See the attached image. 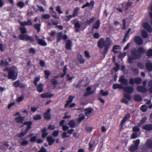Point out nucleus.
Listing matches in <instances>:
<instances>
[{
  "label": "nucleus",
  "instance_id": "obj_52",
  "mask_svg": "<svg viewBox=\"0 0 152 152\" xmlns=\"http://www.w3.org/2000/svg\"><path fill=\"white\" fill-rule=\"evenodd\" d=\"M41 119V117L40 115L37 114L34 117L33 119L34 120L37 121L39 120H40Z\"/></svg>",
  "mask_w": 152,
  "mask_h": 152
},
{
  "label": "nucleus",
  "instance_id": "obj_4",
  "mask_svg": "<svg viewBox=\"0 0 152 152\" xmlns=\"http://www.w3.org/2000/svg\"><path fill=\"white\" fill-rule=\"evenodd\" d=\"M19 29L21 33V34H19L18 36L19 39L20 40H29L31 42H34V39L33 37L30 36L27 34H25L27 32L26 29L25 27L20 28Z\"/></svg>",
  "mask_w": 152,
  "mask_h": 152
},
{
  "label": "nucleus",
  "instance_id": "obj_14",
  "mask_svg": "<svg viewBox=\"0 0 152 152\" xmlns=\"http://www.w3.org/2000/svg\"><path fill=\"white\" fill-rule=\"evenodd\" d=\"M119 82L121 83L124 85H127L128 84V80L124 77V76H121L118 80Z\"/></svg>",
  "mask_w": 152,
  "mask_h": 152
},
{
  "label": "nucleus",
  "instance_id": "obj_21",
  "mask_svg": "<svg viewBox=\"0 0 152 152\" xmlns=\"http://www.w3.org/2000/svg\"><path fill=\"white\" fill-rule=\"evenodd\" d=\"M77 58L80 64H83L84 63L85 60L83 58L81 55L80 54H77Z\"/></svg>",
  "mask_w": 152,
  "mask_h": 152
},
{
  "label": "nucleus",
  "instance_id": "obj_1",
  "mask_svg": "<svg viewBox=\"0 0 152 152\" xmlns=\"http://www.w3.org/2000/svg\"><path fill=\"white\" fill-rule=\"evenodd\" d=\"M111 40L109 37H106L104 40L103 38H101L97 42L98 46L100 48L102 49L104 48L102 54L104 56L107 54L109 49L111 47Z\"/></svg>",
  "mask_w": 152,
  "mask_h": 152
},
{
  "label": "nucleus",
  "instance_id": "obj_64",
  "mask_svg": "<svg viewBox=\"0 0 152 152\" xmlns=\"http://www.w3.org/2000/svg\"><path fill=\"white\" fill-rule=\"evenodd\" d=\"M47 150L45 148L42 146L41 147V149L39 150L38 152H46Z\"/></svg>",
  "mask_w": 152,
  "mask_h": 152
},
{
  "label": "nucleus",
  "instance_id": "obj_23",
  "mask_svg": "<svg viewBox=\"0 0 152 152\" xmlns=\"http://www.w3.org/2000/svg\"><path fill=\"white\" fill-rule=\"evenodd\" d=\"M24 118L25 117H24L19 116L18 117L15 118V120L17 123H22Z\"/></svg>",
  "mask_w": 152,
  "mask_h": 152
},
{
  "label": "nucleus",
  "instance_id": "obj_37",
  "mask_svg": "<svg viewBox=\"0 0 152 152\" xmlns=\"http://www.w3.org/2000/svg\"><path fill=\"white\" fill-rule=\"evenodd\" d=\"M138 146L134 145H132L129 147V150L131 151H134L138 148Z\"/></svg>",
  "mask_w": 152,
  "mask_h": 152
},
{
  "label": "nucleus",
  "instance_id": "obj_31",
  "mask_svg": "<svg viewBox=\"0 0 152 152\" xmlns=\"http://www.w3.org/2000/svg\"><path fill=\"white\" fill-rule=\"evenodd\" d=\"M9 65V62L6 61H4L1 60V61L0 65L1 66H4L5 67H7Z\"/></svg>",
  "mask_w": 152,
  "mask_h": 152
},
{
  "label": "nucleus",
  "instance_id": "obj_32",
  "mask_svg": "<svg viewBox=\"0 0 152 152\" xmlns=\"http://www.w3.org/2000/svg\"><path fill=\"white\" fill-rule=\"evenodd\" d=\"M85 119V116L83 114L81 113L79 115V118H78V121L79 123H80L82 121Z\"/></svg>",
  "mask_w": 152,
  "mask_h": 152
},
{
  "label": "nucleus",
  "instance_id": "obj_8",
  "mask_svg": "<svg viewBox=\"0 0 152 152\" xmlns=\"http://www.w3.org/2000/svg\"><path fill=\"white\" fill-rule=\"evenodd\" d=\"M136 89L137 91L141 93H145L147 91V88L141 86H138L136 88Z\"/></svg>",
  "mask_w": 152,
  "mask_h": 152
},
{
  "label": "nucleus",
  "instance_id": "obj_49",
  "mask_svg": "<svg viewBox=\"0 0 152 152\" xmlns=\"http://www.w3.org/2000/svg\"><path fill=\"white\" fill-rule=\"evenodd\" d=\"M44 74L45 75L47 79H48L49 76L51 74L50 72L48 70H45L44 71Z\"/></svg>",
  "mask_w": 152,
  "mask_h": 152
},
{
  "label": "nucleus",
  "instance_id": "obj_33",
  "mask_svg": "<svg viewBox=\"0 0 152 152\" xmlns=\"http://www.w3.org/2000/svg\"><path fill=\"white\" fill-rule=\"evenodd\" d=\"M43 84L42 83H40L37 87V91L39 92H42L43 90Z\"/></svg>",
  "mask_w": 152,
  "mask_h": 152
},
{
  "label": "nucleus",
  "instance_id": "obj_55",
  "mask_svg": "<svg viewBox=\"0 0 152 152\" xmlns=\"http://www.w3.org/2000/svg\"><path fill=\"white\" fill-rule=\"evenodd\" d=\"M20 81L18 80L16 81L14 83V86L15 88H18L19 86Z\"/></svg>",
  "mask_w": 152,
  "mask_h": 152
},
{
  "label": "nucleus",
  "instance_id": "obj_63",
  "mask_svg": "<svg viewBox=\"0 0 152 152\" xmlns=\"http://www.w3.org/2000/svg\"><path fill=\"white\" fill-rule=\"evenodd\" d=\"M130 116V114L128 113L126 114V115L124 116V117L123 118L125 120L127 121L129 118Z\"/></svg>",
  "mask_w": 152,
  "mask_h": 152
},
{
  "label": "nucleus",
  "instance_id": "obj_47",
  "mask_svg": "<svg viewBox=\"0 0 152 152\" xmlns=\"http://www.w3.org/2000/svg\"><path fill=\"white\" fill-rule=\"evenodd\" d=\"M140 110L142 112H145L147 110V107L145 105H142L140 107Z\"/></svg>",
  "mask_w": 152,
  "mask_h": 152
},
{
  "label": "nucleus",
  "instance_id": "obj_59",
  "mask_svg": "<svg viewBox=\"0 0 152 152\" xmlns=\"http://www.w3.org/2000/svg\"><path fill=\"white\" fill-rule=\"evenodd\" d=\"M133 143L134 144V145L138 147L140 143V140L139 139H137L133 141Z\"/></svg>",
  "mask_w": 152,
  "mask_h": 152
},
{
  "label": "nucleus",
  "instance_id": "obj_19",
  "mask_svg": "<svg viewBox=\"0 0 152 152\" xmlns=\"http://www.w3.org/2000/svg\"><path fill=\"white\" fill-rule=\"evenodd\" d=\"M142 128L145 130L148 131H151L152 130V124H147L143 126Z\"/></svg>",
  "mask_w": 152,
  "mask_h": 152
},
{
  "label": "nucleus",
  "instance_id": "obj_22",
  "mask_svg": "<svg viewBox=\"0 0 152 152\" xmlns=\"http://www.w3.org/2000/svg\"><path fill=\"white\" fill-rule=\"evenodd\" d=\"M100 22L99 20H96L92 26L93 29H98L99 28L100 26Z\"/></svg>",
  "mask_w": 152,
  "mask_h": 152
},
{
  "label": "nucleus",
  "instance_id": "obj_43",
  "mask_svg": "<svg viewBox=\"0 0 152 152\" xmlns=\"http://www.w3.org/2000/svg\"><path fill=\"white\" fill-rule=\"evenodd\" d=\"M146 54L148 57H150L152 56V49H149L146 52Z\"/></svg>",
  "mask_w": 152,
  "mask_h": 152
},
{
  "label": "nucleus",
  "instance_id": "obj_40",
  "mask_svg": "<svg viewBox=\"0 0 152 152\" xmlns=\"http://www.w3.org/2000/svg\"><path fill=\"white\" fill-rule=\"evenodd\" d=\"M148 91L150 93H152V80H150L148 83Z\"/></svg>",
  "mask_w": 152,
  "mask_h": 152
},
{
  "label": "nucleus",
  "instance_id": "obj_58",
  "mask_svg": "<svg viewBox=\"0 0 152 152\" xmlns=\"http://www.w3.org/2000/svg\"><path fill=\"white\" fill-rule=\"evenodd\" d=\"M59 132L58 130H55L53 132L52 135L54 137H57L58 135Z\"/></svg>",
  "mask_w": 152,
  "mask_h": 152
},
{
  "label": "nucleus",
  "instance_id": "obj_30",
  "mask_svg": "<svg viewBox=\"0 0 152 152\" xmlns=\"http://www.w3.org/2000/svg\"><path fill=\"white\" fill-rule=\"evenodd\" d=\"M79 10V8L78 7H75L73 10L72 15L73 17H75L77 16L78 15V11Z\"/></svg>",
  "mask_w": 152,
  "mask_h": 152
},
{
  "label": "nucleus",
  "instance_id": "obj_35",
  "mask_svg": "<svg viewBox=\"0 0 152 152\" xmlns=\"http://www.w3.org/2000/svg\"><path fill=\"white\" fill-rule=\"evenodd\" d=\"M120 48V46L119 45H115L113 46V52L115 54L117 53H118L117 50H115L117 49H119Z\"/></svg>",
  "mask_w": 152,
  "mask_h": 152
},
{
  "label": "nucleus",
  "instance_id": "obj_57",
  "mask_svg": "<svg viewBox=\"0 0 152 152\" xmlns=\"http://www.w3.org/2000/svg\"><path fill=\"white\" fill-rule=\"evenodd\" d=\"M69 137V135H67V133L66 132H64L62 135L61 138L62 139H64L66 137Z\"/></svg>",
  "mask_w": 152,
  "mask_h": 152
},
{
  "label": "nucleus",
  "instance_id": "obj_2",
  "mask_svg": "<svg viewBox=\"0 0 152 152\" xmlns=\"http://www.w3.org/2000/svg\"><path fill=\"white\" fill-rule=\"evenodd\" d=\"M145 52V50L142 47L139 48L137 50L135 48L133 49L131 52L133 56H131L128 59L129 63H132L134 59H139L141 56L142 53Z\"/></svg>",
  "mask_w": 152,
  "mask_h": 152
},
{
  "label": "nucleus",
  "instance_id": "obj_17",
  "mask_svg": "<svg viewBox=\"0 0 152 152\" xmlns=\"http://www.w3.org/2000/svg\"><path fill=\"white\" fill-rule=\"evenodd\" d=\"M74 97L70 95L68 97V99L66 101V103L64 105V108H66L69 105L70 103L72 102Z\"/></svg>",
  "mask_w": 152,
  "mask_h": 152
},
{
  "label": "nucleus",
  "instance_id": "obj_29",
  "mask_svg": "<svg viewBox=\"0 0 152 152\" xmlns=\"http://www.w3.org/2000/svg\"><path fill=\"white\" fill-rule=\"evenodd\" d=\"M96 20V18L94 17H93L90 18L89 20H87L86 23V25H89L91 24L92 23Z\"/></svg>",
  "mask_w": 152,
  "mask_h": 152
},
{
  "label": "nucleus",
  "instance_id": "obj_11",
  "mask_svg": "<svg viewBox=\"0 0 152 152\" xmlns=\"http://www.w3.org/2000/svg\"><path fill=\"white\" fill-rule=\"evenodd\" d=\"M91 87L90 86L88 87L86 89V92L84 93V96H87L89 95L93 94L95 92V91L93 90H91Z\"/></svg>",
  "mask_w": 152,
  "mask_h": 152
},
{
  "label": "nucleus",
  "instance_id": "obj_6",
  "mask_svg": "<svg viewBox=\"0 0 152 152\" xmlns=\"http://www.w3.org/2000/svg\"><path fill=\"white\" fill-rule=\"evenodd\" d=\"M56 37V42L57 43H58L60 42L62 39L65 40L68 38L66 34L63 35L62 33L61 32L57 33Z\"/></svg>",
  "mask_w": 152,
  "mask_h": 152
},
{
  "label": "nucleus",
  "instance_id": "obj_61",
  "mask_svg": "<svg viewBox=\"0 0 152 152\" xmlns=\"http://www.w3.org/2000/svg\"><path fill=\"white\" fill-rule=\"evenodd\" d=\"M37 137L36 136H34L31 138L30 141L31 142H35L37 140Z\"/></svg>",
  "mask_w": 152,
  "mask_h": 152
},
{
  "label": "nucleus",
  "instance_id": "obj_27",
  "mask_svg": "<svg viewBox=\"0 0 152 152\" xmlns=\"http://www.w3.org/2000/svg\"><path fill=\"white\" fill-rule=\"evenodd\" d=\"M94 141H90L88 143L89 147L88 149L90 151H93V149L92 150L93 147H94L95 146L94 145L95 144Z\"/></svg>",
  "mask_w": 152,
  "mask_h": 152
},
{
  "label": "nucleus",
  "instance_id": "obj_62",
  "mask_svg": "<svg viewBox=\"0 0 152 152\" xmlns=\"http://www.w3.org/2000/svg\"><path fill=\"white\" fill-rule=\"evenodd\" d=\"M56 11L59 14H61L63 12L61 10V7L60 6H57L56 7Z\"/></svg>",
  "mask_w": 152,
  "mask_h": 152
},
{
  "label": "nucleus",
  "instance_id": "obj_25",
  "mask_svg": "<svg viewBox=\"0 0 152 152\" xmlns=\"http://www.w3.org/2000/svg\"><path fill=\"white\" fill-rule=\"evenodd\" d=\"M47 130V129L46 127H44L43 129L42 130V138L44 139L48 135V133L46 132Z\"/></svg>",
  "mask_w": 152,
  "mask_h": 152
},
{
  "label": "nucleus",
  "instance_id": "obj_5",
  "mask_svg": "<svg viewBox=\"0 0 152 152\" xmlns=\"http://www.w3.org/2000/svg\"><path fill=\"white\" fill-rule=\"evenodd\" d=\"M142 82V79L139 77H136L134 79L131 78L129 80V83L131 85H133L134 83L137 85L140 84Z\"/></svg>",
  "mask_w": 152,
  "mask_h": 152
},
{
  "label": "nucleus",
  "instance_id": "obj_53",
  "mask_svg": "<svg viewBox=\"0 0 152 152\" xmlns=\"http://www.w3.org/2000/svg\"><path fill=\"white\" fill-rule=\"evenodd\" d=\"M29 53L34 54L36 53V51L34 48H31L29 49Z\"/></svg>",
  "mask_w": 152,
  "mask_h": 152
},
{
  "label": "nucleus",
  "instance_id": "obj_42",
  "mask_svg": "<svg viewBox=\"0 0 152 152\" xmlns=\"http://www.w3.org/2000/svg\"><path fill=\"white\" fill-rule=\"evenodd\" d=\"M17 4V6L20 8H23L25 6L24 3L21 1H19Z\"/></svg>",
  "mask_w": 152,
  "mask_h": 152
},
{
  "label": "nucleus",
  "instance_id": "obj_10",
  "mask_svg": "<svg viewBox=\"0 0 152 152\" xmlns=\"http://www.w3.org/2000/svg\"><path fill=\"white\" fill-rule=\"evenodd\" d=\"M144 28L148 32L152 31V28L150 24L147 22L144 23L143 24Z\"/></svg>",
  "mask_w": 152,
  "mask_h": 152
},
{
  "label": "nucleus",
  "instance_id": "obj_16",
  "mask_svg": "<svg viewBox=\"0 0 152 152\" xmlns=\"http://www.w3.org/2000/svg\"><path fill=\"white\" fill-rule=\"evenodd\" d=\"M54 96V94L47 92L42 94L40 95V97L42 98H51Z\"/></svg>",
  "mask_w": 152,
  "mask_h": 152
},
{
  "label": "nucleus",
  "instance_id": "obj_39",
  "mask_svg": "<svg viewBox=\"0 0 152 152\" xmlns=\"http://www.w3.org/2000/svg\"><path fill=\"white\" fill-rule=\"evenodd\" d=\"M40 24L36 23L34 25L33 27L34 28L37 29V32H39L40 30Z\"/></svg>",
  "mask_w": 152,
  "mask_h": 152
},
{
  "label": "nucleus",
  "instance_id": "obj_60",
  "mask_svg": "<svg viewBox=\"0 0 152 152\" xmlns=\"http://www.w3.org/2000/svg\"><path fill=\"white\" fill-rule=\"evenodd\" d=\"M138 137L137 134L136 133H133L131 136V138L132 139H135Z\"/></svg>",
  "mask_w": 152,
  "mask_h": 152
},
{
  "label": "nucleus",
  "instance_id": "obj_3",
  "mask_svg": "<svg viewBox=\"0 0 152 152\" xmlns=\"http://www.w3.org/2000/svg\"><path fill=\"white\" fill-rule=\"evenodd\" d=\"M7 71V77L9 79L13 80H15L18 76V71L17 68L14 66H12L10 68H6L3 70Z\"/></svg>",
  "mask_w": 152,
  "mask_h": 152
},
{
  "label": "nucleus",
  "instance_id": "obj_44",
  "mask_svg": "<svg viewBox=\"0 0 152 152\" xmlns=\"http://www.w3.org/2000/svg\"><path fill=\"white\" fill-rule=\"evenodd\" d=\"M142 35L143 38H146L148 37V34L146 31L142 30Z\"/></svg>",
  "mask_w": 152,
  "mask_h": 152
},
{
  "label": "nucleus",
  "instance_id": "obj_54",
  "mask_svg": "<svg viewBox=\"0 0 152 152\" xmlns=\"http://www.w3.org/2000/svg\"><path fill=\"white\" fill-rule=\"evenodd\" d=\"M84 111H86V112L88 113L89 114L91 113L92 111V109L91 107L86 108L84 110Z\"/></svg>",
  "mask_w": 152,
  "mask_h": 152
},
{
  "label": "nucleus",
  "instance_id": "obj_41",
  "mask_svg": "<svg viewBox=\"0 0 152 152\" xmlns=\"http://www.w3.org/2000/svg\"><path fill=\"white\" fill-rule=\"evenodd\" d=\"M68 124L71 127L73 128L75 127V124L74 120H72L69 122Z\"/></svg>",
  "mask_w": 152,
  "mask_h": 152
},
{
  "label": "nucleus",
  "instance_id": "obj_15",
  "mask_svg": "<svg viewBox=\"0 0 152 152\" xmlns=\"http://www.w3.org/2000/svg\"><path fill=\"white\" fill-rule=\"evenodd\" d=\"M72 47V41L70 39H67L65 44L66 49L68 50H71Z\"/></svg>",
  "mask_w": 152,
  "mask_h": 152
},
{
  "label": "nucleus",
  "instance_id": "obj_9",
  "mask_svg": "<svg viewBox=\"0 0 152 152\" xmlns=\"http://www.w3.org/2000/svg\"><path fill=\"white\" fill-rule=\"evenodd\" d=\"M135 43L138 45H141L143 43V40L142 38L138 36H136L134 37Z\"/></svg>",
  "mask_w": 152,
  "mask_h": 152
},
{
  "label": "nucleus",
  "instance_id": "obj_13",
  "mask_svg": "<svg viewBox=\"0 0 152 152\" xmlns=\"http://www.w3.org/2000/svg\"><path fill=\"white\" fill-rule=\"evenodd\" d=\"M32 122V121H25L23 123V125H27V127L25 129V130L28 132L29 129L31 128Z\"/></svg>",
  "mask_w": 152,
  "mask_h": 152
},
{
  "label": "nucleus",
  "instance_id": "obj_45",
  "mask_svg": "<svg viewBox=\"0 0 152 152\" xmlns=\"http://www.w3.org/2000/svg\"><path fill=\"white\" fill-rule=\"evenodd\" d=\"M100 94L103 96H107L109 94L108 91L104 92L103 90H101L100 91Z\"/></svg>",
  "mask_w": 152,
  "mask_h": 152
},
{
  "label": "nucleus",
  "instance_id": "obj_7",
  "mask_svg": "<svg viewBox=\"0 0 152 152\" xmlns=\"http://www.w3.org/2000/svg\"><path fill=\"white\" fill-rule=\"evenodd\" d=\"M50 109H48L47 110V111L43 114L44 118L47 121H49L51 119L50 114Z\"/></svg>",
  "mask_w": 152,
  "mask_h": 152
},
{
  "label": "nucleus",
  "instance_id": "obj_36",
  "mask_svg": "<svg viewBox=\"0 0 152 152\" xmlns=\"http://www.w3.org/2000/svg\"><path fill=\"white\" fill-rule=\"evenodd\" d=\"M27 132H28L25 130L24 131L21 132L20 133L18 134L17 135L18 137L20 138L25 136Z\"/></svg>",
  "mask_w": 152,
  "mask_h": 152
},
{
  "label": "nucleus",
  "instance_id": "obj_56",
  "mask_svg": "<svg viewBox=\"0 0 152 152\" xmlns=\"http://www.w3.org/2000/svg\"><path fill=\"white\" fill-rule=\"evenodd\" d=\"M138 66L141 69H143L144 68V65L140 62H138L137 63Z\"/></svg>",
  "mask_w": 152,
  "mask_h": 152
},
{
  "label": "nucleus",
  "instance_id": "obj_20",
  "mask_svg": "<svg viewBox=\"0 0 152 152\" xmlns=\"http://www.w3.org/2000/svg\"><path fill=\"white\" fill-rule=\"evenodd\" d=\"M131 28H129L126 31V33H125L124 36V38L123 40V43H124L128 39V38H129V33L131 31Z\"/></svg>",
  "mask_w": 152,
  "mask_h": 152
},
{
  "label": "nucleus",
  "instance_id": "obj_12",
  "mask_svg": "<svg viewBox=\"0 0 152 152\" xmlns=\"http://www.w3.org/2000/svg\"><path fill=\"white\" fill-rule=\"evenodd\" d=\"M123 88L125 92L129 94L132 93L134 91L133 88L131 86H125Z\"/></svg>",
  "mask_w": 152,
  "mask_h": 152
},
{
  "label": "nucleus",
  "instance_id": "obj_28",
  "mask_svg": "<svg viewBox=\"0 0 152 152\" xmlns=\"http://www.w3.org/2000/svg\"><path fill=\"white\" fill-rule=\"evenodd\" d=\"M134 99L137 102H139L142 101V98L140 95L136 94L134 96Z\"/></svg>",
  "mask_w": 152,
  "mask_h": 152
},
{
  "label": "nucleus",
  "instance_id": "obj_50",
  "mask_svg": "<svg viewBox=\"0 0 152 152\" xmlns=\"http://www.w3.org/2000/svg\"><path fill=\"white\" fill-rule=\"evenodd\" d=\"M50 15L48 14H45L42 15V18L45 20L48 19L50 18Z\"/></svg>",
  "mask_w": 152,
  "mask_h": 152
},
{
  "label": "nucleus",
  "instance_id": "obj_48",
  "mask_svg": "<svg viewBox=\"0 0 152 152\" xmlns=\"http://www.w3.org/2000/svg\"><path fill=\"white\" fill-rule=\"evenodd\" d=\"M115 67H114L113 69L115 72H117L120 68L119 65L117 63H115Z\"/></svg>",
  "mask_w": 152,
  "mask_h": 152
},
{
  "label": "nucleus",
  "instance_id": "obj_51",
  "mask_svg": "<svg viewBox=\"0 0 152 152\" xmlns=\"http://www.w3.org/2000/svg\"><path fill=\"white\" fill-rule=\"evenodd\" d=\"M122 28L123 30H125L126 29V20L124 19H123L122 20Z\"/></svg>",
  "mask_w": 152,
  "mask_h": 152
},
{
  "label": "nucleus",
  "instance_id": "obj_24",
  "mask_svg": "<svg viewBox=\"0 0 152 152\" xmlns=\"http://www.w3.org/2000/svg\"><path fill=\"white\" fill-rule=\"evenodd\" d=\"M59 76V75L55 76L53 78L50 80V82L54 85H56L58 84V81L56 79H57Z\"/></svg>",
  "mask_w": 152,
  "mask_h": 152
},
{
  "label": "nucleus",
  "instance_id": "obj_46",
  "mask_svg": "<svg viewBox=\"0 0 152 152\" xmlns=\"http://www.w3.org/2000/svg\"><path fill=\"white\" fill-rule=\"evenodd\" d=\"M147 147L150 149H152V140H149L147 142L146 144Z\"/></svg>",
  "mask_w": 152,
  "mask_h": 152
},
{
  "label": "nucleus",
  "instance_id": "obj_38",
  "mask_svg": "<svg viewBox=\"0 0 152 152\" xmlns=\"http://www.w3.org/2000/svg\"><path fill=\"white\" fill-rule=\"evenodd\" d=\"M113 88L114 89H117V88L123 89V87L121 84H114L113 85Z\"/></svg>",
  "mask_w": 152,
  "mask_h": 152
},
{
  "label": "nucleus",
  "instance_id": "obj_34",
  "mask_svg": "<svg viewBox=\"0 0 152 152\" xmlns=\"http://www.w3.org/2000/svg\"><path fill=\"white\" fill-rule=\"evenodd\" d=\"M37 43L39 45L42 46H46L47 45L44 40L41 39L39 40V41Z\"/></svg>",
  "mask_w": 152,
  "mask_h": 152
},
{
  "label": "nucleus",
  "instance_id": "obj_18",
  "mask_svg": "<svg viewBox=\"0 0 152 152\" xmlns=\"http://www.w3.org/2000/svg\"><path fill=\"white\" fill-rule=\"evenodd\" d=\"M47 140L48 142L49 145H51L54 142L55 140L53 139L52 137L49 136L47 137Z\"/></svg>",
  "mask_w": 152,
  "mask_h": 152
},
{
  "label": "nucleus",
  "instance_id": "obj_26",
  "mask_svg": "<svg viewBox=\"0 0 152 152\" xmlns=\"http://www.w3.org/2000/svg\"><path fill=\"white\" fill-rule=\"evenodd\" d=\"M145 67L147 70L150 72L152 71V63L151 62H147L145 64Z\"/></svg>",
  "mask_w": 152,
  "mask_h": 152
}]
</instances>
